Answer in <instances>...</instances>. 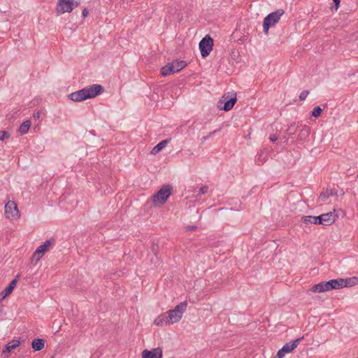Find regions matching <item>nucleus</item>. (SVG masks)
<instances>
[{
	"mask_svg": "<svg viewBox=\"0 0 358 358\" xmlns=\"http://www.w3.org/2000/svg\"><path fill=\"white\" fill-rule=\"evenodd\" d=\"M104 92V87L99 84H93L72 92L68 95V98L75 102H80L87 99L94 98Z\"/></svg>",
	"mask_w": 358,
	"mask_h": 358,
	"instance_id": "1",
	"label": "nucleus"
},
{
	"mask_svg": "<svg viewBox=\"0 0 358 358\" xmlns=\"http://www.w3.org/2000/svg\"><path fill=\"white\" fill-rule=\"evenodd\" d=\"M338 216L334 213H323L318 216L306 215L301 218V221L305 224H322L324 226L331 225L335 222Z\"/></svg>",
	"mask_w": 358,
	"mask_h": 358,
	"instance_id": "2",
	"label": "nucleus"
},
{
	"mask_svg": "<svg viewBox=\"0 0 358 358\" xmlns=\"http://www.w3.org/2000/svg\"><path fill=\"white\" fill-rule=\"evenodd\" d=\"M342 289L341 278L337 279H331L327 281H322L315 285H313L311 288V291L313 292H324L327 291H331L333 289Z\"/></svg>",
	"mask_w": 358,
	"mask_h": 358,
	"instance_id": "3",
	"label": "nucleus"
},
{
	"mask_svg": "<svg viewBox=\"0 0 358 358\" xmlns=\"http://www.w3.org/2000/svg\"><path fill=\"white\" fill-rule=\"evenodd\" d=\"M285 13L284 10L278 9L267 15L263 21V31L267 34L269 29L274 26L280 19V17Z\"/></svg>",
	"mask_w": 358,
	"mask_h": 358,
	"instance_id": "4",
	"label": "nucleus"
},
{
	"mask_svg": "<svg viewBox=\"0 0 358 358\" xmlns=\"http://www.w3.org/2000/svg\"><path fill=\"white\" fill-rule=\"evenodd\" d=\"M236 101V94L233 92H228L217 102V108L224 111H229L234 107Z\"/></svg>",
	"mask_w": 358,
	"mask_h": 358,
	"instance_id": "5",
	"label": "nucleus"
},
{
	"mask_svg": "<svg viewBox=\"0 0 358 358\" xmlns=\"http://www.w3.org/2000/svg\"><path fill=\"white\" fill-rule=\"evenodd\" d=\"M187 307V302L186 301L178 303L173 309L169 310L166 312L168 317L170 320V324H174L178 322L182 317V314L185 312Z\"/></svg>",
	"mask_w": 358,
	"mask_h": 358,
	"instance_id": "6",
	"label": "nucleus"
},
{
	"mask_svg": "<svg viewBox=\"0 0 358 358\" xmlns=\"http://www.w3.org/2000/svg\"><path fill=\"white\" fill-rule=\"evenodd\" d=\"M173 191V187L169 184L164 185L153 196L152 201L160 205L164 204L169 198Z\"/></svg>",
	"mask_w": 358,
	"mask_h": 358,
	"instance_id": "7",
	"label": "nucleus"
},
{
	"mask_svg": "<svg viewBox=\"0 0 358 358\" xmlns=\"http://www.w3.org/2000/svg\"><path fill=\"white\" fill-rule=\"evenodd\" d=\"M213 39L208 34L206 35L200 41L199 47L203 58H206L210 55V52L213 50Z\"/></svg>",
	"mask_w": 358,
	"mask_h": 358,
	"instance_id": "8",
	"label": "nucleus"
},
{
	"mask_svg": "<svg viewBox=\"0 0 358 358\" xmlns=\"http://www.w3.org/2000/svg\"><path fill=\"white\" fill-rule=\"evenodd\" d=\"M78 5L79 2L73 0H58L57 10L59 13H70Z\"/></svg>",
	"mask_w": 358,
	"mask_h": 358,
	"instance_id": "9",
	"label": "nucleus"
},
{
	"mask_svg": "<svg viewBox=\"0 0 358 358\" xmlns=\"http://www.w3.org/2000/svg\"><path fill=\"white\" fill-rule=\"evenodd\" d=\"M4 209L6 218L14 220L20 217L18 208L15 201H9L5 205Z\"/></svg>",
	"mask_w": 358,
	"mask_h": 358,
	"instance_id": "10",
	"label": "nucleus"
},
{
	"mask_svg": "<svg viewBox=\"0 0 358 358\" xmlns=\"http://www.w3.org/2000/svg\"><path fill=\"white\" fill-rule=\"evenodd\" d=\"M142 358H162V349L159 347L152 350H144L142 352Z\"/></svg>",
	"mask_w": 358,
	"mask_h": 358,
	"instance_id": "11",
	"label": "nucleus"
},
{
	"mask_svg": "<svg viewBox=\"0 0 358 358\" xmlns=\"http://www.w3.org/2000/svg\"><path fill=\"white\" fill-rule=\"evenodd\" d=\"M18 276L17 275L15 278L12 280L8 286L0 293V301L4 300L13 292L16 286Z\"/></svg>",
	"mask_w": 358,
	"mask_h": 358,
	"instance_id": "12",
	"label": "nucleus"
},
{
	"mask_svg": "<svg viewBox=\"0 0 358 358\" xmlns=\"http://www.w3.org/2000/svg\"><path fill=\"white\" fill-rule=\"evenodd\" d=\"M303 339V336L300 338H297L296 339L286 343L282 348V349L285 351V354H288L292 352L299 344L300 341Z\"/></svg>",
	"mask_w": 358,
	"mask_h": 358,
	"instance_id": "13",
	"label": "nucleus"
},
{
	"mask_svg": "<svg viewBox=\"0 0 358 358\" xmlns=\"http://www.w3.org/2000/svg\"><path fill=\"white\" fill-rule=\"evenodd\" d=\"M297 127H298L296 126V124L294 122L292 123L290 125H289L287 129L285 131V133L288 135V136H287L286 135H284L281 138V140L284 143H287L289 137L292 138L293 135L296 131Z\"/></svg>",
	"mask_w": 358,
	"mask_h": 358,
	"instance_id": "14",
	"label": "nucleus"
},
{
	"mask_svg": "<svg viewBox=\"0 0 358 358\" xmlns=\"http://www.w3.org/2000/svg\"><path fill=\"white\" fill-rule=\"evenodd\" d=\"M53 243H55L54 238L46 240L36 250V255L41 254V255H43Z\"/></svg>",
	"mask_w": 358,
	"mask_h": 358,
	"instance_id": "15",
	"label": "nucleus"
},
{
	"mask_svg": "<svg viewBox=\"0 0 358 358\" xmlns=\"http://www.w3.org/2000/svg\"><path fill=\"white\" fill-rule=\"evenodd\" d=\"M20 344V341L17 340H12L9 341L2 350V354H9L13 350L15 349Z\"/></svg>",
	"mask_w": 358,
	"mask_h": 358,
	"instance_id": "16",
	"label": "nucleus"
},
{
	"mask_svg": "<svg viewBox=\"0 0 358 358\" xmlns=\"http://www.w3.org/2000/svg\"><path fill=\"white\" fill-rule=\"evenodd\" d=\"M310 127L305 126L299 132L297 136V142L299 143H302L305 141H306L310 135Z\"/></svg>",
	"mask_w": 358,
	"mask_h": 358,
	"instance_id": "17",
	"label": "nucleus"
},
{
	"mask_svg": "<svg viewBox=\"0 0 358 358\" xmlns=\"http://www.w3.org/2000/svg\"><path fill=\"white\" fill-rule=\"evenodd\" d=\"M342 288L348 287L358 285V277H351L348 278H341Z\"/></svg>",
	"mask_w": 358,
	"mask_h": 358,
	"instance_id": "18",
	"label": "nucleus"
},
{
	"mask_svg": "<svg viewBox=\"0 0 358 358\" xmlns=\"http://www.w3.org/2000/svg\"><path fill=\"white\" fill-rule=\"evenodd\" d=\"M154 323L157 326L161 327L171 324L169 318L168 317V314L166 313L161 314L159 316H158V317L155 320Z\"/></svg>",
	"mask_w": 358,
	"mask_h": 358,
	"instance_id": "19",
	"label": "nucleus"
},
{
	"mask_svg": "<svg viewBox=\"0 0 358 358\" xmlns=\"http://www.w3.org/2000/svg\"><path fill=\"white\" fill-rule=\"evenodd\" d=\"M171 141V138H166L157 143L152 150L151 154L156 155L159 153Z\"/></svg>",
	"mask_w": 358,
	"mask_h": 358,
	"instance_id": "20",
	"label": "nucleus"
},
{
	"mask_svg": "<svg viewBox=\"0 0 358 358\" xmlns=\"http://www.w3.org/2000/svg\"><path fill=\"white\" fill-rule=\"evenodd\" d=\"M268 159V153L261 150L255 157V164L262 166Z\"/></svg>",
	"mask_w": 358,
	"mask_h": 358,
	"instance_id": "21",
	"label": "nucleus"
},
{
	"mask_svg": "<svg viewBox=\"0 0 358 358\" xmlns=\"http://www.w3.org/2000/svg\"><path fill=\"white\" fill-rule=\"evenodd\" d=\"M45 345V341L43 338H34L31 342V348L34 351L41 350Z\"/></svg>",
	"mask_w": 358,
	"mask_h": 358,
	"instance_id": "22",
	"label": "nucleus"
},
{
	"mask_svg": "<svg viewBox=\"0 0 358 358\" xmlns=\"http://www.w3.org/2000/svg\"><path fill=\"white\" fill-rule=\"evenodd\" d=\"M334 195H337V190L327 188L325 191L320 193L319 198L322 201H325L330 196Z\"/></svg>",
	"mask_w": 358,
	"mask_h": 358,
	"instance_id": "23",
	"label": "nucleus"
},
{
	"mask_svg": "<svg viewBox=\"0 0 358 358\" xmlns=\"http://www.w3.org/2000/svg\"><path fill=\"white\" fill-rule=\"evenodd\" d=\"M173 68V64H171V62L168 63L166 65L163 66L161 69L162 76L166 77L169 75L174 73L175 71Z\"/></svg>",
	"mask_w": 358,
	"mask_h": 358,
	"instance_id": "24",
	"label": "nucleus"
},
{
	"mask_svg": "<svg viewBox=\"0 0 358 358\" xmlns=\"http://www.w3.org/2000/svg\"><path fill=\"white\" fill-rule=\"evenodd\" d=\"M171 64H173L175 73H177L184 69L187 66V63L183 60H173Z\"/></svg>",
	"mask_w": 358,
	"mask_h": 358,
	"instance_id": "25",
	"label": "nucleus"
},
{
	"mask_svg": "<svg viewBox=\"0 0 358 358\" xmlns=\"http://www.w3.org/2000/svg\"><path fill=\"white\" fill-rule=\"evenodd\" d=\"M31 122L30 120H27L25 121H24L20 126L19 129H18V131L22 134V135H24V134H26L28 133L29 131V129L31 127Z\"/></svg>",
	"mask_w": 358,
	"mask_h": 358,
	"instance_id": "26",
	"label": "nucleus"
},
{
	"mask_svg": "<svg viewBox=\"0 0 358 358\" xmlns=\"http://www.w3.org/2000/svg\"><path fill=\"white\" fill-rule=\"evenodd\" d=\"M159 247L158 242L157 241L155 242V240H153L152 241L150 250H151L152 253L156 257V259H157V255L159 252Z\"/></svg>",
	"mask_w": 358,
	"mask_h": 358,
	"instance_id": "27",
	"label": "nucleus"
},
{
	"mask_svg": "<svg viewBox=\"0 0 358 358\" xmlns=\"http://www.w3.org/2000/svg\"><path fill=\"white\" fill-rule=\"evenodd\" d=\"M322 113V109L320 106H315L313 110L311 111V115L314 117H318L321 115Z\"/></svg>",
	"mask_w": 358,
	"mask_h": 358,
	"instance_id": "28",
	"label": "nucleus"
},
{
	"mask_svg": "<svg viewBox=\"0 0 358 358\" xmlns=\"http://www.w3.org/2000/svg\"><path fill=\"white\" fill-rule=\"evenodd\" d=\"M10 136V134L6 131H0V141H4Z\"/></svg>",
	"mask_w": 358,
	"mask_h": 358,
	"instance_id": "29",
	"label": "nucleus"
},
{
	"mask_svg": "<svg viewBox=\"0 0 358 358\" xmlns=\"http://www.w3.org/2000/svg\"><path fill=\"white\" fill-rule=\"evenodd\" d=\"M43 255L41 254L36 255V251L34 252L31 257V263L36 264L38 261H39L42 258Z\"/></svg>",
	"mask_w": 358,
	"mask_h": 358,
	"instance_id": "30",
	"label": "nucleus"
},
{
	"mask_svg": "<svg viewBox=\"0 0 358 358\" xmlns=\"http://www.w3.org/2000/svg\"><path fill=\"white\" fill-rule=\"evenodd\" d=\"M208 191V186L204 185L202 186L199 189L197 196H201L202 194H205Z\"/></svg>",
	"mask_w": 358,
	"mask_h": 358,
	"instance_id": "31",
	"label": "nucleus"
},
{
	"mask_svg": "<svg viewBox=\"0 0 358 358\" xmlns=\"http://www.w3.org/2000/svg\"><path fill=\"white\" fill-rule=\"evenodd\" d=\"M309 94V91L308 90H303L302 91L300 94H299V99L303 101V100H305L307 97V96Z\"/></svg>",
	"mask_w": 358,
	"mask_h": 358,
	"instance_id": "32",
	"label": "nucleus"
},
{
	"mask_svg": "<svg viewBox=\"0 0 358 358\" xmlns=\"http://www.w3.org/2000/svg\"><path fill=\"white\" fill-rule=\"evenodd\" d=\"M285 355V351L281 348L278 351L275 358H283Z\"/></svg>",
	"mask_w": 358,
	"mask_h": 358,
	"instance_id": "33",
	"label": "nucleus"
},
{
	"mask_svg": "<svg viewBox=\"0 0 358 358\" xmlns=\"http://www.w3.org/2000/svg\"><path fill=\"white\" fill-rule=\"evenodd\" d=\"M220 130V129H217H217H216V130H214L213 131L210 132L208 136H203V137L202 138V141H206L207 139H208V138H209L211 135H213V134H216L217 131H219Z\"/></svg>",
	"mask_w": 358,
	"mask_h": 358,
	"instance_id": "34",
	"label": "nucleus"
},
{
	"mask_svg": "<svg viewBox=\"0 0 358 358\" xmlns=\"http://www.w3.org/2000/svg\"><path fill=\"white\" fill-rule=\"evenodd\" d=\"M333 2L334 4V7L335 8V10H336L340 6L341 0H333Z\"/></svg>",
	"mask_w": 358,
	"mask_h": 358,
	"instance_id": "35",
	"label": "nucleus"
},
{
	"mask_svg": "<svg viewBox=\"0 0 358 358\" xmlns=\"http://www.w3.org/2000/svg\"><path fill=\"white\" fill-rule=\"evenodd\" d=\"M278 136L275 134H271L269 136V140L272 142H275L278 140Z\"/></svg>",
	"mask_w": 358,
	"mask_h": 358,
	"instance_id": "36",
	"label": "nucleus"
},
{
	"mask_svg": "<svg viewBox=\"0 0 358 358\" xmlns=\"http://www.w3.org/2000/svg\"><path fill=\"white\" fill-rule=\"evenodd\" d=\"M41 116V113L39 111H35L33 114V117L35 118V119H38Z\"/></svg>",
	"mask_w": 358,
	"mask_h": 358,
	"instance_id": "37",
	"label": "nucleus"
},
{
	"mask_svg": "<svg viewBox=\"0 0 358 358\" xmlns=\"http://www.w3.org/2000/svg\"><path fill=\"white\" fill-rule=\"evenodd\" d=\"M87 15H88V10H87V8H84L83 12H82L83 17H85L87 16Z\"/></svg>",
	"mask_w": 358,
	"mask_h": 358,
	"instance_id": "38",
	"label": "nucleus"
},
{
	"mask_svg": "<svg viewBox=\"0 0 358 358\" xmlns=\"http://www.w3.org/2000/svg\"><path fill=\"white\" fill-rule=\"evenodd\" d=\"M196 226H189L188 227V230L189 231H194V230H196Z\"/></svg>",
	"mask_w": 358,
	"mask_h": 358,
	"instance_id": "39",
	"label": "nucleus"
},
{
	"mask_svg": "<svg viewBox=\"0 0 358 358\" xmlns=\"http://www.w3.org/2000/svg\"><path fill=\"white\" fill-rule=\"evenodd\" d=\"M3 308H0V315L3 313Z\"/></svg>",
	"mask_w": 358,
	"mask_h": 358,
	"instance_id": "40",
	"label": "nucleus"
},
{
	"mask_svg": "<svg viewBox=\"0 0 358 358\" xmlns=\"http://www.w3.org/2000/svg\"><path fill=\"white\" fill-rule=\"evenodd\" d=\"M357 178H358V174H357Z\"/></svg>",
	"mask_w": 358,
	"mask_h": 358,
	"instance_id": "41",
	"label": "nucleus"
},
{
	"mask_svg": "<svg viewBox=\"0 0 358 358\" xmlns=\"http://www.w3.org/2000/svg\"><path fill=\"white\" fill-rule=\"evenodd\" d=\"M273 358H275V357H273Z\"/></svg>",
	"mask_w": 358,
	"mask_h": 358,
	"instance_id": "42",
	"label": "nucleus"
}]
</instances>
